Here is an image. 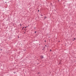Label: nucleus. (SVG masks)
<instances>
[{
  "label": "nucleus",
  "mask_w": 76,
  "mask_h": 76,
  "mask_svg": "<svg viewBox=\"0 0 76 76\" xmlns=\"http://www.w3.org/2000/svg\"><path fill=\"white\" fill-rule=\"evenodd\" d=\"M44 18L45 19H46V18H47V17H45Z\"/></svg>",
  "instance_id": "nucleus-2"
},
{
  "label": "nucleus",
  "mask_w": 76,
  "mask_h": 76,
  "mask_svg": "<svg viewBox=\"0 0 76 76\" xmlns=\"http://www.w3.org/2000/svg\"><path fill=\"white\" fill-rule=\"evenodd\" d=\"M50 51H51V50H50Z\"/></svg>",
  "instance_id": "nucleus-6"
},
{
  "label": "nucleus",
  "mask_w": 76,
  "mask_h": 76,
  "mask_svg": "<svg viewBox=\"0 0 76 76\" xmlns=\"http://www.w3.org/2000/svg\"><path fill=\"white\" fill-rule=\"evenodd\" d=\"M38 12H39V10H38Z\"/></svg>",
  "instance_id": "nucleus-5"
},
{
  "label": "nucleus",
  "mask_w": 76,
  "mask_h": 76,
  "mask_svg": "<svg viewBox=\"0 0 76 76\" xmlns=\"http://www.w3.org/2000/svg\"><path fill=\"white\" fill-rule=\"evenodd\" d=\"M74 39L75 40L76 39L75 38H74Z\"/></svg>",
  "instance_id": "nucleus-4"
},
{
  "label": "nucleus",
  "mask_w": 76,
  "mask_h": 76,
  "mask_svg": "<svg viewBox=\"0 0 76 76\" xmlns=\"http://www.w3.org/2000/svg\"><path fill=\"white\" fill-rule=\"evenodd\" d=\"M35 34L36 33H37V31H35Z\"/></svg>",
  "instance_id": "nucleus-3"
},
{
  "label": "nucleus",
  "mask_w": 76,
  "mask_h": 76,
  "mask_svg": "<svg viewBox=\"0 0 76 76\" xmlns=\"http://www.w3.org/2000/svg\"><path fill=\"white\" fill-rule=\"evenodd\" d=\"M72 40H73V41H74V39H73Z\"/></svg>",
  "instance_id": "nucleus-8"
},
{
  "label": "nucleus",
  "mask_w": 76,
  "mask_h": 76,
  "mask_svg": "<svg viewBox=\"0 0 76 76\" xmlns=\"http://www.w3.org/2000/svg\"><path fill=\"white\" fill-rule=\"evenodd\" d=\"M20 26H21V24H20Z\"/></svg>",
  "instance_id": "nucleus-7"
},
{
  "label": "nucleus",
  "mask_w": 76,
  "mask_h": 76,
  "mask_svg": "<svg viewBox=\"0 0 76 76\" xmlns=\"http://www.w3.org/2000/svg\"><path fill=\"white\" fill-rule=\"evenodd\" d=\"M25 28H26V27Z\"/></svg>",
  "instance_id": "nucleus-9"
},
{
  "label": "nucleus",
  "mask_w": 76,
  "mask_h": 76,
  "mask_svg": "<svg viewBox=\"0 0 76 76\" xmlns=\"http://www.w3.org/2000/svg\"><path fill=\"white\" fill-rule=\"evenodd\" d=\"M43 57H43V56H41V58H42Z\"/></svg>",
  "instance_id": "nucleus-1"
},
{
  "label": "nucleus",
  "mask_w": 76,
  "mask_h": 76,
  "mask_svg": "<svg viewBox=\"0 0 76 76\" xmlns=\"http://www.w3.org/2000/svg\"><path fill=\"white\" fill-rule=\"evenodd\" d=\"M58 42H60V41H58Z\"/></svg>",
  "instance_id": "nucleus-10"
}]
</instances>
